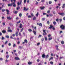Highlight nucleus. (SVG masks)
Returning <instances> with one entry per match:
<instances>
[{
    "label": "nucleus",
    "instance_id": "13d9d810",
    "mask_svg": "<svg viewBox=\"0 0 65 65\" xmlns=\"http://www.w3.org/2000/svg\"><path fill=\"white\" fill-rule=\"evenodd\" d=\"M38 4V3L36 1V5H37V4Z\"/></svg>",
    "mask_w": 65,
    "mask_h": 65
},
{
    "label": "nucleus",
    "instance_id": "412c9836",
    "mask_svg": "<svg viewBox=\"0 0 65 65\" xmlns=\"http://www.w3.org/2000/svg\"><path fill=\"white\" fill-rule=\"evenodd\" d=\"M7 31L8 32H12V30H11V29H10L9 30H7Z\"/></svg>",
    "mask_w": 65,
    "mask_h": 65
},
{
    "label": "nucleus",
    "instance_id": "c756f323",
    "mask_svg": "<svg viewBox=\"0 0 65 65\" xmlns=\"http://www.w3.org/2000/svg\"><path fill=\"white\" fill-rule=\"evenodd\" d=\"M52 38L51 37V38H49L48 39L50 41L51 40H52Z\"/></svg>",
    "mask_w": 65,
    "mask_h": 65
},
{
    "label": "nucleus",
    "instance_id": "4d7b16f0",
    "mask_svg": "<svg viewBox=\"0 0 65 65\" xmlns=\"http://www.w3.org/2000/svg\"><path fill=\"white\" fill-rule=\"evenodd\" d=\"M12 36L13 37H14L15 36V34H13L12 35Z\"/></svg>",
    "mask_w": 65,
    "mask_h": 65
},
{
    "label": "nucleus",
    "instance_id": "f3484780",
    "mask_svg": "<svg viewBox=\"0 0 65 65\" xmlns=\"http://www.w3.org/2000/svg\"><path fill=\"white\" fill-rule=\"evenodd\" d=\"M65 4H63V6H62V8H65Z\"/></svg>",
    "mask_w": 65,
    "mask_h": 65
},
{
    "label": "nucleus",
    "instance_id": "864d4df0",
    "mask_svg": "<svg viewBox=\"0 0 65 65\" xmlns=\"http://www.w3.org/2000/svg\"><path fill=\"white\" fill-rule=\"evenodd\" d=\"M50 12V10H49L47 11V13H49Z\"/></svg>",
    "mask_w": 65,
    "mask_h": 65
},
{
    "label": "nucleus",
    "instance_id": "680f3d73",
    "mask_svg": "<svg viewBox=\"0 0 65 65\" xmlns=\"http://www.w3.org/2000/svg\"><path fill=\"white\" fill-rule=\"evenodd\" d=\"M20 23H21V21H19V22H17V24H19Z\"/></svg>",
    "mask_w": 65,
    "mask_h": 65
},
{
    "label": "nucleus",
    "instance_id": "bf43d9fd",
    "mask_svg": "<svg viewBox=\"0 0 65 65\" xmlns=\"http://www.w3.org/2000/svg\"><path fill=\"white\" fill-rule=\"evenodd\" d=\"M16 46V45H15V44H14L13 45V47H15Z\"/></svg>",
    "mask_w": 65,
    "mask_h": 65
},
{
    "label": "nucleus",
    "instance_id": "4468645a",
    "mask_svg": "<svg viewBox=\"0 0 65 65\" xmlns=\"http://www.w3.org/2000/svg\"><path fill=\"white\" fill-rule=\"evenodd\" d=\"M8 6L9 7H10V6H12V4H8Z\"/></svg>",
    "mask_w": 65,
    "mask_h": 65
},
{
    "label": "nucleus",
    "instance_id": "b1692460",
    "mask_svg": "<svg viewBox=\"0 0 65 65\" xmlns=\"http://www.w3.org/2000/svg\"><path fill=\"white\" fill-rule=\"evenodd\" d=\"M61 43L62 44H64V42L63 41H61Z\"/></svg>",
    "mask_w": 65,
    "mask_h": 65
},
{
    "label": "nucleus",
    "instance_id": "e433bc0d",
    "mask_svg": "<svg viewBox=\"0 0 65 65\" xmlns=\"http://www.w3.org/2000/svg\"><path fill=\"white\" fill-rule=\"evenodd\" d=\"M38 14H39L38 12H37L36 14V15L37 17H38Z\"/></svg>",
    "mask_w": 65,
    "mask_h": 65
},
{
    "label": "nucleus",
    "instance_id": "49530a36",
    "mask_svg": "<svg viewBox=\"0 0 65 65\" xmlns=\"http://www.w3.org/2000/svg\"><path fill=\"white\" fill-rule=\"evenodd\" d=\"M17 4L18 6H19V5H20V3H19V2H18L17 3Z\"/></svg>",
    "mask_w": 65,
    "mask_h": 65
},
{
    "label": "nucleus",
    "instance_id": "bb28decb",
    "mask_svg": "<svg viewBox=\"0 0 65 65\" xmlns=\"http://www.w3.org/2000/svg\"><path fill=\"white\" fill-rule=\"evenodd\" d=\"M45 18H44L42 19V21H45Z\"/></svg>",
    "mask_w": 65,
    "mask_h": 65
},
{
    "label": "nucleus",
    "instance_id": "f257e3e1",
    "mask_svg": "<svg viewBox=\"0 0 65 65\" xmlns=\"http://www.w3.org/2000/svg\"><path fill=\"white\" fill-rule=\"evenodd\" d=\"M60 28H61V30H64L65 29V25H60Z\"/></svg>",
    "mask_w": 65,
    "mask_h": 65
},
{
    "label": "nucleus",
    "instance_id": "72a5a7b5",
    "mask_svg": "<svg viewBox=\"0 0 65 65\" xmlns=\"http://www.w3.org/2000/svg\"><path fill=\"white\" fill-rule=\"evenodd\" d=\"M24 30V28H22L21 29V30L20 31V32H22V31H23V30Z\"/></svg>",
    "mask_w": 65,
    "mask_h": 65
},
{
    "label": "nucleus",
    "instance_id": "de8ad7c7",
    "mask_svg": "<svg viewBox=\"0 0 65 65\" xmlns=\"http://www.w3.org/2000/svg\"><path fill=\"white\" fill-rule=\"evenodd\" d=\"M50 17H52L53 16V14H50Z\"/></svg>",
    "mask_w": 65,
    "mask_h": 65
},
{
    "label": "nucleus",
    "instance_id": "aec40b11",
    "mask_svg": "<svg viewBox=\"0 0 65 65\" xmlns=\"http://www.w3.org/2000/svg\"><path fill=\"white\" fill-rule=\"evenodd\" d=\"M18 32L17 31L15 34V35L16 36H18Z\"/></svg>",
    "mask_w": 65,
    "mask_h": 65
},
{
    "label": "nucleus",
    "instance_id": "6ab92c4d",
    "mask_svg": "<svg viewBox=\"0 0 65 65\" xmlns=\"http://www.w3.org/2000/svg\"><path fill=\"white\" fill-rule=\"evenodd\" d=\"M7 19L8 20H11V18H10V17H7Z\"/></svg>",
    "mask_w": 65,
    "mask_h": 65
},
{
    "label": "nucleus",
    "instance_id": "e2e57ef3",
    "mask_svg": "<svg viewBox=\"0 0 65 65\" xmlns=\"http://www.w3.org/2000/svg\"><path fill=\"white\" fill-rule=\"evenodd\" d=\"M56 56L57 59H58V55H56Z\"/></svg>",
    "mask_w": 65,
    "mask_h": 65
},
{
    "label": "nucleus",
    "instance_id": "dca6fc26",
    "mask_svg": "<svg viewBox=\"0 0 65 65\" xmlns=\"http://www.w3.org/2000/svg\"><path fill=\"white\" fill-rule=\"evenodd\" d=\"M24 42L26 43H28V41L26 39H25L24 40Z\"/></svg>",
    "mask_w": 65,
    "mask_h": 65
},
{
    "label": "nucleus",
    "instance_id": "09e8293b",
    "mask_svg": "<svg viewBox=\"0 0 65 65\" xmlns=\"http://www.w3.org/2000/svg\"><path fill=\"white\" fill-rule=\"evenodd\" d=\"M4 39V37H2L1 39L2 40H3V39Z\"/></svg>",
    "mask_w": 65,
    "mask_h": 65
},
{
    "label": "nucleus",
    "instance_id": "69168bd1",
    "mask_svg": "<svg viewBox=\"0 0 65 65\" xmlns=\"http://www.w3.org/2000/svg\"><path fill=\"white\" fill-rule=\"evenodd\" d=\"M60 22H61V21H62V20L61 19H59Z\"/></svg>",
    "mask_w": 65,
    "mask_h": 65
},
{
    "label": "nucleus",
    "instance_id": "37998d69",
    "mask_svg": "<svg viewBox=\"0 0 65 65\" xmlns=\"http://www.w3.org/2000/svg\"><path fill=\"white\" fill-rule=\"evenodd\" d=\"M6 10L5 9H2V12H4V11H5Z\"/></svg>",
    "mask_w": 65,
    "mask_h": 65
},
{
    "label": "nucleus",
    "instance_id": "c9c22d12",
    "mask_svg": "<svg viewBox=\"0 0 65 65\" xmlns=\"http://www.w3.org/2000/svg\"><path fill=\"white\" fill-rule=\"evenodd\" d=\"M6 58H7V59H8V58H9V55H7L6 56Z\"/></svg>",
    "mask_w": 65,
    "mask_h": 65
},
{
    "label": "nucleus",
    "instance_id": "4be33fe9",
    "mask_svg": "<svg viewBox=\"0 0 65 65\" xmlns=\"http://www.w3.org/2000/svg\"><path fill=\"white\" fill-rule=\"evenodd\" d=\"M53 24L54 25H56L57 24V23L55 21H54L53 22Z\"/></svg>",
    "mask_w": 65,
    "mask_h": 65
},
{
    "label": "nucleus",
    "instance_id": "39448f33",
    "mask_svg": "<svg viewBox=\"0 0 65 65\" xmlns=\"http://www.w3.org/2000/svg\"><path fill=\"white\" fill-rule=\"evenodd\" d=\"M14 59L16 60H20V59L18 57H15L14 58Z\"/></svg>",
    "mask_w": 65,
    "mask_h": 65
},
{
    "label": "nucleus",
    "instance_id": "774afa93",
    "mask_svg": "<svg viewBox=\"0 0 65 65\" xmlns=\"http://www.w3.org/2000/svg\"><path fill=\"white\" fill-rule=\"evenodd\" d=\"M19 35L20 36H21V34L20 32H19Z\"/></svg>",
    "mask_w": 65,
    "mask_h": 65
},
{
    "label": "nucleus",
    "instance_id": "7c9ffc66",
    "mask_svg": "<svg viewBox=\"0 0 65 65\" xmlns=\"http://www.w3.org/2000/svg\"><path fill=\"white\" fill-rule=\"evenodd\" d=\"M42 37V35H39L38 36V38H39V37Z\"/></svg>",
    "mask_w": 65,
    "mask_h": 65
},
{
    "label": "nucleus",
    "instance_id": "6e6d98bb",
    "mask_svg": "<svg viewBox=\"0 0 65 65\" xmlns=\"http://www.w3.org/2000/svg\"><path fill=\"white\" fill-rule=\"evenodd\" d=\"M27 2L26 0H24V3H26V2Z\"/></svg>",
    "mask_w": 65,
    "mask_h": 65
},
{
    "label": "nucleus",
    "instance_id": "a211bd4d",
    "mask_svg": "<svg viewBox=\"0 0 65 65\" xmlns=\"http://www.w3.org/2000/svg\"><path fill=\"white\" fill-rule=\"evenodd\" d=\"M19 9H20V6H18V7H17V10H18Z\"/></svg>",
    "mask_w": 65,
    "mask_h": 65
},
{
    "label": "nucleus",
    "instance_id": "20e7f679",
    "mask_svg": "<svg viewBox=\"0 0 65 65\" xmlns=\"http://www.w3.org/2000/svg\"><path fill=\"white\" fill-rule=\"evenodd\" d=\"M58 14L62 16H64L65 15V14L64 13H58Z\"/></svg>",
    "mask_w": 65,
    "mask_h": 65
},
{
    "label": "nucleus",
    "instance_id": "2eb2a0df",
    "mask_svg": "<svg viewBox=\"0 0 65 65\" xmlns=\"http://www.w3.org/2000/svg\"><path fill=\"white\" fill-rule=\"evenodd\" d=\"M53 26L51 25H50V27H49L48 28V29H52V28H53Z\"/></svg>",
    "mask_w": 65,
    "mask_h": 65
},
{
    "label": "nucleus",
    "instance_id": "4c0bfd02",
    "mask_svg": "<svg viewBox=\"0 0 65 65\" xmlns=\"http://www.w3.org/2000/svg\"><path fill=\"white\" fill-rule=\"evenodd\" d=\"M53 59V57H51L49 59V61H50V60H51V59Z\"/></svg>",
    "mask_w": 65,
    "mask_h": 65
},
{
    "label": "nucleus",
    "instance_id": "3c124183",
    "mask_svg": "<svg viewBox=\"0 0 65 65\" xmlns=\"http://www.w3.org/2000/svg\"><path fill=\"white\" fill-rule=\"evenodd\" d=\"M51 35L49 34L48 35V37L50 38V37H51Z\"/></svg>",
    "mask_w": 65,
    "mask_h": 65
},
{
    "label": "nucleus",
    "instance_id": "6e6552de",
    "mask_svg": "<svg viewBox=\"0 0 65 65\" xmlns=\"http://www.w3.org/2000/svg\"><path fill=\"white\" fill-rule=\"evenodd\" d=\"M44 8H45V7H42V6H41L40 7V9L41 10H43V9H44Z\"/></svg>",
    "mask_w": 65,
    "mask_h": 65
},
{
    "label": "nucleus",
    "instance_id": "5701e85b",
    "mask_svg": "<svg viewBox=\"0 0 65 65\" xmlns=\"http://www.w3.org/2000/svg\"><path fill=\"white\" fill-rule=\"evenodd\" d=\"M49 56H48V55H47L46 56L45 58L46 59H47V58H48V57Z\"/></svg>",
    "mask_w": 65,
    "mask_h": 65
},
{
    "label": "nucleus",
    "instance_id": "9d476101",
    "mask_svg": "<svg viewBox=\"0 0 65 65\" xmlns=\"http://www.w3.org/2000/svg\"><path fill=\"white\" fill-rule=\"evenodd\" d=\"M32 32L34 33V34H35V35H36V31L33 30L32 31Z\"/></svg>",
    "mask_w": 65,
    "mask_h": 65
},
{
    "label": "nucleus",
    "instance_id": "9b49d317",
    "mask_svg": "<svg viewBox=\"0 0 65 65\" xmlns=\"http://www.w3.org/2000/svg\"><path fill=\"white\" fill-rule=\"evenodd\" d=\"M2 33H4V34H5L6 33V30H3L2 31Z\"/></svg>",
    "mask_w": 65,
    "mask_h": 65
},
{
    "label": "nucleus",
    "instance_id": "cd10ccee",
    "mask_svg": "<svg viewBox=\"0 0 65 65\" xmlns=\"http://www.w3.org/2000/svg\"><path fill=\"white\" fill-rule=\"evenodd\" d=\"M28 31L29 32H31L32 31V29H28Z\"/></svg>",
    "mask_w": 65,
    "mask_h": 65
},
{
    "label": "nucleus",
    "instance_id": "2f4dec72",
    "mask_svg": "<svg viewBox=\"0 0 65 65\" xmlns=\"http://www.w3.org/2000/svg\"><path fill=\"white\" fill-rule=\"evenodd\" d=\"M52 1H51L49 2V4H52Z\"/></svg>",
    "mask_w": 65,
    "mask_h": 65
},
{
    "label": "nucleus",
    "instance_id": "8fccbe9b",
    "mask_svg": "<svg viewBox=\"0 0 65 65\" xmlns=\"http://www.w3.org/2000/svg\"><path fill=\"white\" fill-rule=\"evenodd\" d=\"M10 38H11V39H14V38H12V36H11L10 37Z\"/></svg>",
    "mask_w": 65,
    "mask_h": 65
},
{
    "label": "nucleus",
    "instance_id": "58836bf2",
    "mask_svg": "<svg viewBox=\"0 0 65 65\" xmlns=\"http://www.w3.org/2000/svg\"><path fill=\"white\" fill-rule=\"evenodd\" d=\"M6 37L7 38H9V37L8 36H6Z\"/></svg>",
    "mask_w": 65,
    "mask_h": 65
},
{
    "label": "nucleus",
    "instance_id": "338daca9",
    "mask_svg": "<svg viewBox=\"0 0 65 65\" xmlns=\"http://www.w3.org/2000/svg\"><path fill=\"white\" fill-rule=\"evenodd\" d=\"M19 48H20V49H22V46H19Z\"/></svg>",
    "mask_w": 65,
    "mask_h": 65
},
{
    "label": "nucleus",
    "instance_id": "c03bdc74",
    "mask_svg": "<svg viewBox=\"0 0 65 65\" xmlns=\"http://www.w3.org/2000/svg\"><path fill=\"white\" fill-rule=\"evenodd\" d=\"M36 20V17H34L33 18V20Z\"/></svg>",
    "mask_w": 65,
    "mask_h": 65
},
{
    "label": "nucleus",
    "instance_id": "c85d7f7f",
    "mask_svg": "<svg viewBox=\"0 0 65 65\" xmlns=\"http://www.w3.org/2000/svg\"><path fill=\"white\" fill-rule=\"evenodd\" d=\"M50 64H51L52 65H53L54 63H53V62L52 61H51L50 62Z\"/></svg>",
    "mask_w": 65,
    "mask_h": 65
},
{
    "label": "nucleus",
    "instance_id": "393cba45",
    "mask_svg": "<svg viewBox=\"0 0 65 65\" xmlns=\"http://www.w3.org/2000/svg\"><path fill=\"white\" fill-rule=\"evenodd\" d=\"M44 38L45 41H47V38L46 37H45Z\"/></svg>",
    "mask_w": 65,
    "mask_h": 65
},
{
    "label": "nucleus",
    "instance_id": "ea45409f",
    "mask_svg": "<svg viewBox=\"0 0 65 65\" xmlns=\"http://www.w3.org/2000/svg\"><path fill=\"white\" fill-rule=\"evenodd\" d=\"M18 11H15L14 12V13L15 14H17V13H18Z\"/></svg>",
    "mask_w": 65,
    "mask_h": 65
},
{
    "label": "nucleus",
    "instance_id": "5fc2aeb1",
    "mask_svg": "<svg viewBox=\"0 0 65 65\" xmlns=\"http://www.w3.org/2000/svg\"><path fill=\"white\" fill-rule=\"evenodd\" d=\"M37 62H39L40 61V60H39V59H38L37 60Z\"/></svg>",
    "mask_w": 65,
    "mask_h": 65
},
{
    "label": "nucleus",
    "instance_id": "f704fd0d",
    "mask_svg": "<svg viewBox=\"0 0 65 65\" xmlns=\"http://www.w3.org/2000/svg\"><path fill=\"white\" fill-rule=\"evenodd\" d=\"M47 24H48V25H50V21H47Z\"/></svg>",
    "mask_w": 65,
    "mask_h": 65
},
{
    "label": "nucleus",
    "instance_id": "ddd939ff",
    "mask_svg": "<svg viewBox=\"0 0 65 65\" xmlns=\"http://www.w3.org/2000/svg\"><path fill=\"white\" fill-rule=\"evenodd\" d=\"M28 65H32V62H28Z\"/></svg>",
    "mask_w": 65,
    "mask_h": 65
},
{
    "label": "nucleus",
    "instance_id": "603ef678",
    "mask_svg": "<svg viewBox=\"0 0 65 65\" xmlns=\"http://www.w3.org/2000/svg\"><path fill=\"white\" fill-rule=\"evenodd\" d=\"M3 60V58H0V61H2Z\"/></svg>",
    "mask_w": 65,
    "mask_h": 65
},
{
    "label": "nucleus",
    "instance_id": "473e14b6",
    "mask_svg": "<svg viewBox=\"0 0 65 65\" xmlns=\"http://www.w3.org/2000/svg\"><path fill=\"white\" fill-rule=\"evenodd\" d=\"M22 0H20V5L22 4Z\"/></svg>",
    "mask_w": 65,
    "mask_h": 65
},
{
    "label": "nucleus",
    "instance_id": "a18cd8bd",
    "mask_svg": "<svg viewBox=\"0 0 65 65\" xmlns=\"http://www.w3.org/2000/svg\"><path fill=\"white\" fill-rule=\"evenodd\" d=\"M43 15H46L47 14L46 13H43Z\"/></svg>",
    "mask_w": 65,
    "mask_h": 65
},
{
    "label": "nucleus",
    "instance_id": "423d86ee",
    "mask_svg": "<svg viewBox=\"0 0 65 65\" xmlns=\"http://www.w3.org/2000/svg\"><path fill=\"white\" fill-rule=\"evenodd\" d=\"M23 10H25L26 11H27L28 10H29V9H28V8L26 9V7H24Z\"/></svg>",
    "mask_w": 65,
    "mask_h": 65
},
{
    "label": "nucleus",
    "instance_id": "052dcab7",
    "mask_svg": "<svg viewBox=\"0 0 65 65\" xmlns=\"http://www.w3.org/2000/svg\"><path fill=\"white\" fill-rule=\"evenodd\" d=\"M5 22H3V26H4L5 25Z\"/></svg>",
    "mask_w": 65,
    "mask_h": 65
},
{
    "label": "nucleus",
    "instance_id": "a19ab883",
    "mask_svg": "<svg viewBox=\"0 0 65 65\" xmlns=\"http://www.w3.org/2000/svg\"><path fill=\"white\" fill-rule=\"evenodd\" d=\"M40 45V43H37V46H38Z\"/></svg>",
    "mask_w": 65,
    "mask_h": 65
},
{
    "label": "nucleus",
    "instance_id": "a878e982",
    "mask_svg": "<svg viewBox=\"0 0 65 65\" xmlns=\"http://www.w3.org/2000/svg\"><path fill=\"white\" fill-rule=\"evenodd\" d=\"M22 14L21 13H20L19 14V17H22Z\"/></svg>",
    "mask_w": 65,
    "mask_h": 65
},
{
    "label": "nucleus",
    "instance_id": "1a4fd4ad",
    "mask_svg": "<svg viewBox=\"0 0 65 65\" xmlns=\"http://www.w3.org/2000/svg\"><path fill=\"white\" fill-rule=\"evenodd\" d=\"M37 24L38 25H39V26H40V27H42V24L41 23H40V24H39L38 23H37Z\"/></svg>",
    "mask_w": 65,
    "mask_h": 65
},
{
    "label": "nucleus",
    "instance_id": "0eeeda50",
    "mask_svg": "<svg viewBox=\"0 0 65 65\" xmlns=\"http://www.w3.org/2000/svg\"><path fill=\"white\" fill-rule=\"evenodd\" d=\"M42 57L43 58H45V54H43L42 55Z\"/></svg>",
    "mask_w": 65,
    "mask_h": 65
},
{
    "label": "nucleus",
    "instance_id": "79ce46f5",
    "mask_svg": "<svg viewBox=\"0 0 65 65\" xmlns=\"http://www.w3.org/2000/svg\"><path fill=\"white\" fill-rule=\"evenodd\" d=\"M7 42H8V41H6L5 43V44H6Z\"/></svg>",
    "mask_w": 65,
    "mask_h": 65
},
{
    "label": "nucleus",
    "instance_id": "0e129e2a",
    "mask_svg": "<svg viewBox=\"0 0 65 65\" xmlns=\"http://www.w3.org/2000/svg\"><path fill=\"white\" fill-rule=\"evenodd\" d=\"M53 14H56V12L55 11H53Z\"/></svg>",
    "mask_w": 65,
    "mask_h": 65
},
{
    "label": "nucleus",
    "instance_id": "f8f14e48",
    "mask_svg": "<svg viewBox=\"0 0 65 65\" xmlns=\"http://www.w3.org/2000/svg\"><path fill=\"white\" fill-rule=\"evenodd\" d=\"M6 12H7V14H9V10L7 9H6Z\"/></svg>",
    "mask_w": 65,
    "mask_h": 65
},
{
    "label": "nucleus",
    "instance_id": "7ed1b4c3",
    "mask_svg": "<svg viewBox=\"0 0 65 65\" xmlns=\"http://www.w3.org/2000/svg\"><path fill=\"white\" fill-rule=\"evenodd\" d=\"M11 4H12V5L14 7H16V5L15 4V2L12 3H11Z\"/></svg>",
    "mask_w": 65,
    "mask_h": 65
},
{
    "label": "nucleus",
    "instance_id": "f03ea898",
    "mask_svg": "<svg viewBox=\"0 0 65 65\" xmlns=\"http://www.w3.org/2000/svg\"><path fill=\"white\" fill-rule=\"evenodd\" d=\"M43 35L44 36V35H47V33L45 32L46 30H43Z\"/></svg>",
    "mask_w": 65,
    "mask_h": 65
}]
</instances>
